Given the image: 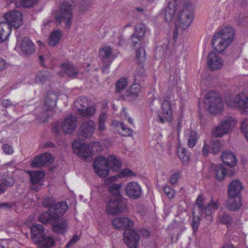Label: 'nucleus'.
I'll return each instance as SVG.
<instances>
[{
	"label": "nucleus",
	"mask_w": 248,
	"mask_h": 248,
	"mask_svg": "<svg viewBox=\"0 0 248 248\" xmlns=\"http://www.w3.org/2000/svg\"><path fill=\"white\" fill-rule=\"evenodd\" d=\"M121 167L120 162L113 155L107 158L102 156L96 157L93 162V169L95 173L101 177H106L108 174L109 170L118 171Z\"/></svg>",
	"instance_id": "1"
},
{
	"label": "nucleus",
	"mask_w": 248,
	"mask_h": 248,
	"mask_svg": "<svg viewBox=\"0 0 248 248\" xmlns=\"http://www.w3.org/2000/svg\"><path fill=\"white\" fill-rule=\"evenodd\" d=\"M234 31L232 27H226L216 33L212 39V46L218 52H222L232 41Z\"/></svg>",
	"instance_id": "2"
},
{
	"label": "nucleus",
	"mask_w": 248,
	"mask_h": 248,
	"mask_svg": "<svg viewBox=\"0 0 248 248\" xmlns=\"http://www.w3.org/2000/svg\"><path fill=\"white\" fill-rule=\"evenodd\" d=\"M203 105L207 110L213 114L219 113L223 109L222 98L213 91H210L205 95Z\"/></svg>",
	"instance_id": "3"
},
{
	"label": "nucleus",
	"mask_w": 248,
	"mask_h": 248,
	"mask_svg": "<svg viewBox=\"0 0 248 248\" xmlns=\"http://www.w3.org/2000/svg\"><path fill=\"white\" fill-rule=\"evenodd\" d=\"M73 5L68 1H63L60 6L59 12H57L55 18L59 23H64L65 28H69L73 19L72 11Z\"/></svg>",
	"instance_id": "4"
},
{
	"label": "nucleus",
	"mask_w": 248,
	"mask_h": 248,
	"mask_svg": "<svg viewBox=\"0 0 248 248\" xmlns=\"http://www.w3.org/2000/svg\"><path fill=\"white\" fill-rule=\"evenodd\" d=\"M193 13L189 10L187 6H185L175 21V27L174 30L173 40H176L178 37V28L186 29L190 25L193 20Z\"/></svg>",
	"instance_id": "5"
},
{
	"label": "nucleus",
	"mask_w": 248,
	"mask_h": 248,
	"mask_svg": "<svg viewBox=\"0 0 248 248\" xmlns=\"http://www.w3.org/2000/svg\"><path fill=\"white\" fill-rule=\"evenodd\" d=\"M218 201L212 200L210 202L205 205L203 198L201 195L198 196L196 202L198 212L201 216L204 217L209 222L212 221V211L218 208Z\"/></svg>",
	"instance_id": "6"
},
{
	"label": "nucleus",
	"mask_w": 248,
	"mask_h": 248,
	"mask_svg": "<svg viewBox=\"0 0 248 248\" xmlns=\"http://www.w3.org/2000/svg\"><path fill=\"white\" fill-rule=\"evenodd\" d=\"M226 104L230 108L237 109L242 114L248 115V94L244 93H240L227 99Z\"/></svg>",
	"instance_id": "7"
},
{
	"label": "nucleus",
	"mask_w": 248,
	"mask_h": 248,
	"mask_svg": "<svg viewBox=\"0 0 248 248\" xmlns=\"http://www.w3.org/2000/svg\"><path fill=\"white\" fill-rule=\"evenodd\" d=\"M126 208V203L122 196H110L107 203L106 212L108 215H115L122 213Z\"/></svg>",
	"instance_id": "8"
},
{
	"label": "nucleus",
	"mask_w": 248,
	"mask_h": 248,
	"mask_svg": "<svg viewBox=\"0 0 248 248\" xmlns=\"http://www.w3.org/2000/svg\"><path fill=\"white\" fill-rule=\"evenodd\" d=\"M50 198L46 199L43 201V205L46 207H50L49 211L50 212L56 222L68 209V206L66 202H60L55 204L49 202Z\"/></svg>",
	"instance_id": "9"
},
{
	"label": "nucleus",
	"mask_w": 248,
	"mask_h": 248,
	"mask_svg": "<svg viewBox=\"0 0 248 248\" xmlns=\"http://www.w3.org/2000/svg\"><path fill=\"white\" fill-rule=\"evenodd\" d=\"M17 43L16 49L21 50V54L23 55H31L34 51L33 43L27 37H24L19 40V33H16Z\"/></svg>",
	"instance_id": "10"
},
{
	"label": "nucleus",
	"mask_w": 248,
	"mask_h": 248,
	"mask_svg": "<svg viewBox=\"0 0 248 248\" xmlns=\"http://www.w3.org/2000/svg\"><path fill=\"white\" fill-rule=\"evenodd\" d=\"M124 190L126 196L132 200L139 199L143 195L141 186L138 183L134 182L127 183Z\"/></svg>",
	"instance_id": "11"
},
{
	"label": "nucleus",
	"mask_w": 248,
	"mask_h": 248,
	"mask_svg": "<svg viewBox=\"0 0 248 248\" xmlns=\"http://www.w3.org/2000/svg\"><path fill=\"white\" fill-rule=\"evenodd\" d=\"M72 147L74 153L84 159L86 160L91 156L92 151L89 146L84 143L83 141L75 140Z\"/></svg>",
	"instance_id": "12"
},
{
	"label": "nucleus",
	"mask_w": 248,
	"mask_h": 248,
	"mask_svg": "<svg viewBox=\"0 0 248 248\" xmlns=\"http://www.w3.org/2000/svg\"><path fill=\"white\" fill-rule=\"evenodd\" d=\"M95 129V124L92 120H88L83 122L78 131V138L83 140L90 137Z\"/></svg>",
	"instance_id": "13"
},
{
	"label": "nucleus",
	"mask_w": 248,
	"mask_h": 248,
	"mask_svg": "<svg viewBox=\"0 0 248 248\" xmlns=\"http://www.w3.org/2000/svg\"><path fill=\"white\" fill-rule=\"evenodd\" d=\"M6 22L10 27L11 29L13 27L15 29L19 28L22 24V15L18 11H13L6 14L4 16Z\"/></svg>",
	"instance_id": "14"
},
{
	"label": "nucleus",
	"mask_w": 248,
	"mask_h": 248,
	"mask_svg": "<svg viewBox=\"0 0 248 248\" xmlns=\"http://www.w3.org/2000/svg\"><path fill=\"white\" fill-rule=\"evenodd\" d=\"M140 236L139 233L132 229L124 231V240L129 248H137Z\"/></svg>",
	"instance_id": "15"
},
{
	"label": "nucleus",
	"mask_w": 248,
	"mask_h": 248,
	"mask_svg": "<svg viewBox=\"0 0 248 248\" xmlns=\"http://www.w3.org/2000/svg\"><path fill=\"white\" fill-rule=\"evenodd\" d=\"M53 161V156L48 153H44L37 156L31 163L32 168H41L50 165Z\"/></svg>",
	"instance_id": "16"
},
{
	"label": "nucleus",
	"mask_w": 248,
	"mask_h": 248,
	"mask_svg": "<svg viewBox=\"0 0 248 248\" xmlns=\"http://www.w3.org/2000/svg\"><path fill=\"white\" fill-rule=\"evenodd\" d=\"M30 181L32 184L31 189L35 191L40 189L43 184L41 182L45 177V174L42 171H35L29 172Z\"/></svg>",
	"instance_id": "17"
},
{
	"label": "nucleus",
	"mask_w": 248,
	"mask_h": 248,
	"mask_svg": "<svg viewBox=\"0 0 248 248\" xmlns=\"http://www.w3.org/2000/svg\"><path fill=\"white\" fill-rule=\"evenodd\" d=\"M113 227L117 230L125 231L131 230L134 223L128 217H116L112 221Z\"/></svg>",
	"instance_id": "18"
},
{
	"label": "nucleus",
	"mask_w": 248,
	"mask_h": 248,
	"mask_svg": "<svg viewBox=\"0 0 248 248\" xmlns=\"http://www.w3.org/2000/svg\"><path fill=\"white\" fill-rule=\"evenodd\" d=\"M207 64L210 70L214 71L222 67L223 61L216 52L212 51L207 57Z\"/></svg>",
	"instance_id": "19"
},
{
	"label": "nucleus",
	"mask_w": 248,
	"mask_h": 248,
	"mask_svg": "<svg viewBox=\"0 0 248 248\" xmlns=\"http://www.w3.org/2000/svg\"><path fill=\"white\" fill-rule=\"evenodd\" d=\"M162 110L164 117L161 115H158L157 117V121L161 124H164L166 122H170L172 119V112L169 101L165 100L162 103Z\"/></svg>",
	"instance_id": "20"
},
{
	"label": "nucleus",
	"mask_w": 248,
	"mask_h": 248,
	"mask_svg": "<svg viewBox=\"0 0 248 248\" xmlns=\"http://www.w3.org/2000/svg\"><path fill=\"white\" fill-rule=\"evenodd\" d=\"M77 125V119L75 116L70 114L62 123L61 127L65 134H71L75 130Z\"/></svg>",
	"instance_id": "21"
},
{
	"label": "nucleus",
	"mask_w": 248,
	"mask_h": 248,
	"mask_svg": "<svg viewBox=\"0 0 248 248\" xmlns=\"http://www.w3.org/2000/svg\"><path fill=\"white\" fill-rule=\"evenodd\" d=\"M31 235L35 244H39L44 239V227L43 225L37 224L31 228Z\"/></svg>",
	"instance_id": "22"
},
{
	"label": "nucleus",
	"mask_w": 248,
	"mask_h": 248,
	"mask_svg": "<svg viewBox=\"0 0 248 248\" xmlns=\"http://www.w3.org/2000/svg\"><path fill=\"white\" fill-rule=\"evenodd\" d=\"M2 179L0 181V195L5 193L8 187L14 186L15 180L12 174L4 173L1 175Z\"/></svg>",
	"instance_id": "23"
},
{
	"label": "nucleus",
	"mask_w": 248,
	"mask_h": 248,
	"mask_svg": "<svg viewBox=\"0 0 248 248\" xmlns=\"http://www.w3.org/2000/svg\"><path fill=\"white\" fill-rule=\"evenodd\" d=\"M243 187L239 180H234L231 182L228 187L229 196H240V193Z\"/></svg>",
	"instance_id": "24"
},
{
	"label": "nucleus",
	"mask_w": 248,
	"mask_h": 248,
	"mask_svg": "<svg viewBox=\"0 0 248 248\" xmlns=\"http://www.w3.org/2000/svg\"><path fill=\"white\" fill-rule=\"evenodd\" d=\"M221 159L224 164L230 167L235 166L237 162L235 155L231 151H224L222 154Z\"/></svg>",
	"instance_id": "25"
},
{
	"label": "nucleus",
	"mask_w": 248,
	"mask_h": 248,
	"mask_svg": "<svg viewBox=\"0 0 248 248\" xmlns=\"http://www.w3.org/2000/svg\"><path fill=\"white\" fill-rule=\"evenodd\" d=\"M99 53L102 62L111 63L114 59L112 55V49L109 46H106L103 47L100 50Z\"/></svg>",
	"instance_id": "26"
},
{
	"label": "nucleus",
	"mask_w": 248,
	"mask_h": 248,
	"mask_svg": "<svg viewBox=\"0 0 248 248\" xmlns=\"http://www.w3.org/2000/svg\"><path fill=\"white\" fill-rule=\"evenodd\" d=\"M10 26L6 22H0V43L6 41L11 32Z\"/></svg>",
	"instance_id": "27"
},
{
	"label": "nucleus",
	"mask_w": 248,
	"mask_h": 248,
	"mask_svg": "<svg viewBox=\"0 0 248 248\" xmlns=\"http://www.w3.org/2000/svg\"><path fill=\"white\" fill-rule=\"evenodd\" d=\"M241 205L240 196H229V199L227 202V206L230 210H237L240 207Z\"/></svg>",
	"instance_id": "28"
},
{
	"label": "nucleus",
	"mask_w": 248,
	"mask_h": 248,
	"mask_svg": "<svg viewBox=\"0 0 248 248\" xmlns=\"http://www.w3.org/2000/svg\"><path fill=\"white\" fill-rule=\"evenodd\" d=\"M61 67L64 73L70 77L75 78L79 73L78 70L70 62L63 63Z\"/></svg>",
	"instance_id": "29"
},
{
	"label": "nucleus",
	"mask_w": 248,
	"mask_h": 248,
	"mask_svg": "<svg viewBox=\"0 0 248 248\" xmlns=\"http://www.w3.org/2000/svg\"><path fill=\"white\" fill-rule=\"evenodd\" d=\"M58 99L57 96L55 93H50L45 99V105L46 111L52 110L56 105V101Z\"/></svg>",
	"instance_id": "30"
},
{
	"label": "nucleus",
	"mask_w": 248,
	"mask_h": 248,
	"mask_svg": "<svg viewBox=\"0 0 248 248\" xmlns=\"http://www.w3.org/2000/svg\"><path fill=\"white\" fill-rule=\"evenodd\" d=\"M236 123L237 122L234 118L229 117L222 120L219 125L224 128V131L228 133L230 130L236 124Z\"/></svg>",
	"instance_id": "31"
},
{
	"label": "nucleus",
	"mask_w": 248,
	"mask_h": 248,
	"mask_svg": "<svg viewBox=\"0 0 248 248\" xmlns=\"http://www.w3.org/2000/svg\"><path fill=\"white\" fill-rule=\"evenodd\" d=\"M38 220L44 224L50 223L53 224L55 223L56 221L53 217L52 214L49 212V209L46 212L40 214L38 217Z\"/></svg>",
	"instance_id": "32"
},
{
	"label": "nucleus",
	"mask_w": 248,
	"mask_h": 248,
	"mask_svg": "<svg viewBox=\"0 0 248 248\" xmlns=\"http://www.w3.org/2000/svg\"><path fill=\"white\" fill-rule=\"evenodd\" d=\"M178 155L184 164H187L189 160L190 153L185 148L179 146L177 148Z\"/></svg>",
	"instance_id": "33"
},
{
	"label": "nucleus",
	"mask_w": 248,
	"mask_h": 248,
	"mask_svg": "<svg viewBox=\"0 0 248 248\" xmlns=\"http://www.w3.org/2000/svg\"><path fill=\"white\" fill-rule=\"evenodd\" d=\"M141 91L140 84L138 83L132 84L130 86L128 95L132 99H136L138 97Z\"/></svg>",
	"instance_id": "34"
},
{
	"label": "nucleus",
	"mask_w": 248,
	"mask_h": 248,
	"mask_svg": "<svg viewBox=\"0 0 248 248\" xmlns=\"http://www.w3.org/2000/svg\"><path fill=\"white\" fill-rule=\"evenodd\" d=\"M214 169L216 179L219 181L222 180L227 173L225 168L221 164H216L214 165Z\"/></svg>",
	"instance_id": "35"
},
{
	"label": "nucleus",
	"mask_w": 248,
	"mask_h": 248,
	"mask_svg": "<svg viewBox=\"0 0 248 248\" xmlns=\"http://www.w3.org/2000/svg\"><path fill=\"white\" fill-rule=\"evenodd\" d=\"M51 225H52L53 231L58 234L64 233L67 227V223L64 220H61L56 224L53 223Z\"/></svg>",
	"instance_id": "36"
},
{
	"label": "nucleus",
	"mask_w": 248,
	"mask_h": 248,
	"mask_svg": "<svg viewBox=\"0 0 248 248\" xmlns=\"http://www.w3.org/2000/svg\"><path fill=\"white\" fill-rule=\"evenodd\" d=\"M52 76V75L48 71H40L35 77V82L44 83Z\"/></svg>",
	"instance_id": "37"
},
{
	"label": "nucleus",
	"mask_w": 248,
	"mask_h": 248,
	"mask_svg": "<svg viewBox=\"0 0 248 248\" xmlns=\"http://www.w3.org/2000/svg\"><path fill=\"white\" fill-rule=\"evenodd\" d=\"M61 37L62 33L60 31H55L52 32L50 35L48 42L49 45L51 46L57 45Z\"/></svg>",
	"instance_id": "38"
},
{
	"label": "nucleus",
	"mask_w": 248,
	"mask_h": 248,
	"mask_svg": "<svg viewBox=\"0 0 248 248\" xmlns=\"http://www.w3.org/2000/svg\"><path fill=\"white\" fill-rule=\"evenodd\" d=\"M112 124L118 128H121L123 130L122 135L123 136H130L132 134L131 129L126 127L123 123L119 122L117 121L114 120L112 122Z\"/></svg>",
	"instance_id": "39"
},
{
	"label": "nucleus",
	"mask_w": 248,
	"mask_h": 248,
	"mask_svg": "<svg viewBox=\"0 0 248 248\" xmlns=\"http://www.w3.org/2000/svg\"><path fill=\"white\" fill-rule=\"evenodd\" d=\"M199 136L196 132L191 131L188 133L187 138V145L189 148H193L197 142Z\"/></svg>",
	"instance_id": "40"
},
{
	"label": "nucleus",
	"mask_w": 248,
	"mask_h": 248,
	"mask_svg": "<svg viewBox=\"0 0 248 248\" xmlns=\"http://www.w3.org/2000/svg\"><path fill=\"white\" fill-rule=\"evenodd\" d=\"M85 108H77L78 113L83 117H90L94 115L95 112L94 107H90Z\"/></svg>",
	"instance_id": "41"
},
{
	"label": "nucleus",
	"mask_w": 248,
	"mask_h": 248,
	"mask_svg": "<svg viewBox=\"0 0 248 248\" xmlns=\"http://www.w3.org/2000/svg\"><path fill=\"white\" fill-rule=\"evenodd\" d=\"M175 13V10L173 7L171 8L170 4H169L165 9V19L168 22L171 21L173 18L174 15Z\"/></svg>",
	"instance_id": "42"
},
{
	"label": "nucleus",
	"mask_w": 248,
	"mask_h": 248,
	"mask_svg": "<svg viewBox=\"0 0 248 248\" xmlns=\"http://www.w3.org/2000/svg\"><path fill=\"white\" fill-rule=\"evenodd\" d=\"M135 30L134 34H137V35L143 38L146 32V27L145 24L140 23L136 24Z\"/></svg>",
	"instance_id": "43"
},
{
	"label": "nucleus",
	"mask_w": 248,
	"mask_h": 248,
	"mask_svg": "<svg viewBox=\"0 0 248 248\" xmlns=\"http://www.w3.org/2000/svg\"><path fill=\"white\" fill-rule=\"evenodd\" d=\"M121 186V184H113L108 186V191L111 194V196H121L120 192Z\"/></svg>",
	"instance_id": "44"
},
{
	"label": "nucleus",
	"mask_w": 248,
	"mask_h": 248,
	"mask_svg": "<svg viewBox=\"0 0 248 248\" xmlns=\"http://www.w3.org/2000/svg\"><path fill=\"white\" fill-rule=\"evenodd\" d=\"M88 99L85 96H81L76 100L75 102V106L77 108H80L79 106L81 107V108H85L88 106Z\"/></svg>",
	"instance_id": "45"
},
{
	"label": "nucleus",
	"mask_w": 248,
	"mask_h": 248,
	"mask_svg": "<svg viewBox=\"0 0 248 248\" xmlns=\"http://www.w3.org/2000/svg\"><path fill=\"white\" fill-rule=\"evenodd\" d=\"M54 244L53 239L51 237H44V239L41 242L39 248H49Z\"/></svg>",
	"instance_id": "46"
},
{
	"label": "nucleus",
	"mask_w": 248,
	"mask_h": 248,
	"mask_svg": "<svg viewBox=\"0 0 248 248\" xmlns=\"http://www.w3.org/2000/svg\"><path fill=\"white\" fill-rule=\"evenodd\" d=\"M136 57L139 63L141 64L146 59V53L145 49L142 47H140L136 51Z\"/></svg>",
	"instance_id": "47"
},
{
	"label": "nucleus",
	"mask_w": 248,
	"mask_h": 248,
	"mask_svg": "<svg viewBox=\"0 0 248 248\" xmlns=\"http://www.w3.org/2000/svg\"><path fill=\"white\" fill-rule=\"evenodd\" d=\"M127 80L126 78H121L116 83V91L119 93L124 89L127 86Z\"/></svg>",
	"instance_id": "48"
},
{
	"label": "nucleus",
	"mask_w": 248,
	"mask_h": 248,
	"mask_svg": "<svg viewBox=\"0 0 248 248\" xmlns=\"http://www.w3.org/2000/svg\"><path fill=\"white\" fill-rule=\"evenodd\" d=\"M218 218L220 223L226 224L227 227L230 226L232 223V217L226 213H224L223 215H220Z\"/></svg>",
	"instance_id": "49"
},
{
	"label": "nucleus",
	"mask_w": 248,
	"mask_h": 248,
	"mask_svg": "<svg viewBox=\"0 0 248 248\" xmlns=\"http://www.w3.org/2000/svg\"><path fill=\"white\" fill-rule=\"evenodd\" d=\"M142 38V37H140V36L137 35V34L134 33H133L130 37V39L132 43V45L135 47H137L140 46L141 44V40Z\"/></svg>",
	"instance_id": "50"
},
{
	"label": "nucleus",
	"mask_w": 248,
	"mask_h": 248,
	"mask_svg": "<svg viewBox=\"0 0 248 248\" xmlns=\"http://www.w3.org/2000/svg\"><path fill=\"white\" fill-rule=\"evenodd\" d=\"M37 1L38 0H20L19 3L22 7L29 8L33 7Z\"/></svg>",
	"instance_id": "51"
},
{
	"label": "nucleus",
	"mask_w": 248,
	"mask_h": 248,
	"mask_svg": "<svg viewBox=\"0 0 248 248\" xmlns=\"http://www.w3.org/2000/svg\"><path fill=\"white\" fill-rule=\"evenodd\" d=\"M241 131L248 141V119H245L241 123Z\"/></svg>",
	"instance_id": "52"
},
{
	"label": "nucleus",
	"mask_w": 248,
	"mask_h": 248,
	"mask_svg": "<svg viewBox=\"0 0 248 248\" xmlns=\"http://www.w3.org/2000/svg\"><path fill=\"white\" fill-rule=\"evenodd\" d=\"M145 76V72L143 67L141 66L137 69L135 78L138 80H142V78Z\"/></svg>",
	"instance_id": "53"
},
{
	"label": "nucleus",
	"mask_w": 248,
	"mask_h": 248,
	"mask_svg": "<svg viewBox=\"0 0 248 248\" xmlns=\"http://www.w3.org/2000/svg\"><path fill=\"white\" fill-rule=\"evenodd\" d=\"M221 147V143L219 141L216 140L214 141L212 143L211 151L213 154L216 155L220 151Z\"/></svg>",
	"instance_id": "54"
},
{
	"label": "nucleus",
	"mask_w": 248,
	"mask_h": 248,
	"mask_svg": "<svg viewBox=\"0 0 248 248\" xmlns=\"http://www.w3.org/2000/svg\"><path fill=\"white\" fill-rule=\"evenodd\" d=\"M224 131V128L219 125L213 130V134L217 137H222L224 134H227Z\"/></svg>",
	"instance_id": "55"
},
{
	"label": "nucleus",
	"mask_w": 248,
	"mask_h": 248,
	"mask_svg": "<svg viewBox=\"0 0 248 248\" xmlns=\"http://www.w3.org/2000/svg\"><path fill=\"white\" fill-rule=\"evenodd\" d=\"M201 217L199 216H194V213H193V220L192 221V226L194 232H196L199 227V223L200 221Z\"/></svg>",
	"instance_id": "56"
},
{
	"label": "nucleus",
	"mask_w": 248,
	"mask_h": 248,
	"mask_svg": "<svg viewBox=\"0 0 248 248\" xmlns=\"http://www.w3.org/2000/svg\"><path fill=\"white\" fill-rule=\"evenodd\" d=\"M164 193L166 194V195L167 196V197L170 198L171 199L173 198L175 194V191L173 189L171 188L169 186H166L164 187Z\"/></svg>",
	"instance_id": "57"
},
{
	"label": "nucleus",
	"mask_w": 248,
	"mask_h": 248,
	"mask_svg": "<svg viewBox=\"0 0 248 248\" xmlns=\"http://www.w3.org/2000/svg\"><path fill=\"white\" fill-rule=\"evenodd\" d=\"M2 149L4 153L6 155H11L14 153V149L13 147L8 144H4L2 146Z\"/></svg>",
	"instance_id": "58"
},
{
	"label": "nucleus",
	"mask_w": 248,
	"mask_h": 248,
	"mask_svg": "<svg viewBox=\"0 0 248 248\" xmlns=\"http://www.w3.org/2000/svg\"><path fill=\"white\" fill-rule=\"evenodd\" d=\"M135 173L131 170L125 169L123 170L119 174L120 177H129L135 175Z\"/></svg>",
	"instance_id": "59"
},
{
	"label": "nucleus",
	"mask_w": 248,
	"mask_h": 248,
	"mask_svg": "<svg viewBox=\"0 0 248 248\" xmlns=\"http://www.w3.org/2000/svg\"><path fill=\"white\" fill-rule=\"evenodd\" d=\"M79 240V236L77 234L74 235L73 237L70 239L69 242L65 246V248H70L74 244L77 243Z\"/></svg>",
	"instance_id": "60"
},
{
	"label": "nucleus",
	"mask_w": 248,
	"mask_h": 248,
	"mask_svg": "<svg viewBox=\"0 0 248 248\" xmlns=\"http://www.w3.org/2000/svg\"><path fill=\"white\" fill-rule=\"evenodd\" d=\"M111 63L109 62H103L102 71L103 73L107 74L109 73V66Z\"/></svg>",
	"instance_id": "61"
},
{
	"label": "nucleus",
	"mask_w": 248,
	"mask_h": 248,
	"mask_svg": "<svg viewBox=\"0 0 248 248\" xmlns=\"http://www.w3.org/2000/svg\"><path fill=\"white\" fill-rule=\"evenodd\" d=\"M179 179V173H174L173 174L170 178V182L171 184H175Z\"/></svg>",
	"instance_id": "62"
},
{
	"label": "nucleus",
	"mask_w": 248,
	"mask_h": 248,
	"mask_svg": "<svg viewBox=\"0 0 248 248\" xmlns=\"http://www.w3.org/2000/svg\"><path fill=\"white\" fill-rule=\"evenodd\" d=\"M107 118V114L105 112H102L99 116L98 122L105 123Z\"/></svg>",
	"instance_id": "63"
},
{
	"label": "nucleus",
	"mask_w": 248,
	"mask_h": 248,
	"mask_svg": "<svg viewBox=\"0 0 248 248\" xmlns=\"http://www.w3.org/2000/svg\"><path fill=\"white\" fill-rule=\"evenodd\" d=\"M146 11L147 9L143 7H136L135 9V11L140 14H144Z\"/></svg>",
	"instance_id": "64"
}]
</instances>
